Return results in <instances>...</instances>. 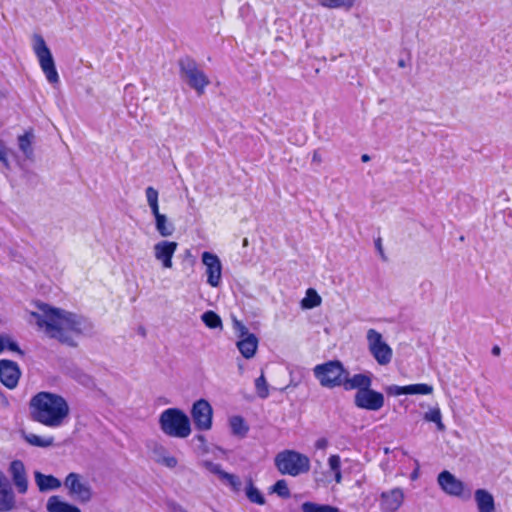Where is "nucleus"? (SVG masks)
<instances>
[{"label": "nucleus", "mask_w": 512, "mask_h": 512, "mask_svg": "<svg viewBox=\"0 0 512 512\" xmlns=\"http://www.w3.org/2000/svg\"><path fill=\"white\" fill-rule=\"evenodd\" d=\"M312 162H315V163H321L322 162L321 154L317 150H315L314 153H313Z\"/></svg>", "instance_id": "48"}, {"label": "nucleus", "mask_w": 512, "mask_h": 512, "mask_svg": "<svg viewBox=\"0 0 512 512\" xmlns=\"http://www.w3.org/2000/svg\"><path fill=\"white\" fill-rule=\"evenodd\" d=\"M274 464L280 474L292 477L306 474L311 468L307 455L291 449L279 452L274 458Z\"/></svg>", "instance_id": "3"}, {"label": "nucleus", "mask_w": 512, "mask_h": 512, "mask_svg": "<svg viewBox=\"0 0 512 512\" xmlns=\"http://www.w3.org/2000/svg\"><path fill=\"white\" fill-rule=\"evenodd\" d=\"M384 403V395L371 387L360 394L354 395V404L359 409L379 411L384 406Z\"/></svg>", "instance_id": "12"}, {"label": "nucleus", "mask_w": 512, "mask_h": 512, "mask_svg": "<svg viewBox=\"0 0 512 512\" xmlns=\"http://www.w3.org/2000/svg\"><path fill=\"white\" fill-rule=\"evenodd\" d=\"M302 512H340L339 508L328 504H319L311 501L302 503Z\"/></svg>", "instance_id": "32"}, {"label": "nucleus", "mask_w": 512, "mask_h": 512, "mask_svg": "<svg viewBox=\"0 0 512 512\" xmlns=\"http://www.w3.org/2000/svg\"><path fill=\"white\" fill-rule=\"evenodd\" d=\"M194 440L198 441L200 443V446H203V450L206 451L205 445H206V438L202 434H198L194 437Z\"/></svg>", "instance_id": "46"}, {"label": "nucleus", "mask_w": 512, "mask_h": 512, "mask_svg": "<svg viewBox=\"0 0 512 512\" xmlns=\"http://www.w3.org/2000/svg\"><path fill=\"white\" fill-rule=\"evenodd\" d=\"M22 436L23 439L32 446L46 448L54 444L53 437L43 438L33 433H23Z\"/></svg>", "instance_id": "31"}, {"label": "nucleus", "mask_w": 512, "mask_h": 512, "mask_svg": "<svg viewBox=\"0 0 512 512\" xmlns=\"http://www.w3.org/2000/svg\"><path fill=\"white\" fill-rule=\"evenodd\" d=\"M255 388L259 398L266 399L269 396L268 383L263 374L255 380Z\"/></svg>", "instance_id": "39"}, {"label": "nucleus", "mask_w": 512, "mask_h": 512, "mask_svg": "<svg viewBox=\"0 0 512 512\" xmlns=\"http://www.w3.org/2000/svg\"><path fill=\"white\" fill-rule=\"evenodd\" d=\"M398 66H399V67H401V68H404V67L406 66L405 60L400 59V60L398 61Z\"/></svg>", "instance_id": "56"}, {"label": "nucleus", "mask_w": 512, "mask_h": 512, "mask_svg": "<svg viewBox=\"0 0 512 512\" xmlns=\"http://www.w3.org/2000/svg\"><path fill=\"white\" fill-rule=\"evenodd\" d=\"M272 492L284 499L289 498L291 495L287 482L284 479H280L275 482L272 486Z\"/></svg>", "instance_id": "40"}, {"label": "nucleus", "mask_w": 512, "mask_h": 512, "mask_svg": "<svg viewBox=\"0 0 512 512\" xmlns=\"http://www.w3.org/2000/svg\"><path fill=\"white\" fill-rule=\"evenodd\" d=\"M385 391L389 396L400 395H427L432 393L433 387L425 383L410 384L406 386L389 385L385 387Z\"/></svg>", "instance_id": "18"}, {"label": "nucleus", "mask_w": 512, "mask_h": 512, "mask_svg": "<svg viewBox=\"0 0 512 512\" xmlns=\"http://www.w3.org/2000/svg\"><path fill=\"white\" fill-rule=\"evenodd\" d=\"M71 377L76 380L79 384L85 387H93L95 385L94 379L89 374L85 373L81 369H75L71 372Z\"/></svg>", "instance_id": "37"}, {"label": "nucleus", "mask_w": 512, "mask_h": 512, "mask_svg": "<svg viewBox=\"0 0 512 512\" xmlns=\"http://www.w3.org/2000/svg\"><path fill=\"white\" fill-rule=\"evenodd\" d=\"M321 297L313 288L306 291L305 297L301 300V307L303 309H313L321 304Z\"/></svg>", "instance_id": "34"}, {"label": "nucleus", "mask_w": 512, "mask_h": 512, "mask_svg": "<svg viewBox=\"0 0 512 512\" xmlns=\"http://www.w3.org/2000/svg\"><path fill=\"white\" fill-rule=\"evenodd\" d=\"M178 244L173 241H160L154 246L155 258L162 262L163 267H172V257Z\"/></svg>", "instance_id": "22"}, {"label": "nucleus", "mask_w": 512, "mask_h": 512, "mask_svg": "<svg viewBox=\"0 0 512 512\" xmlns=\"http://www.w3.org/2000/svg\"><path fill=\"white\" fill-rule=\"evenodd\" d=\"M424 420L436 424L439 431L445 430V425L442 422V415L439 408H432L424 414Z\"/></svg>", "instance_id": "36"}, {"label": "nucleus", "mask_w": 512, "mask_h": 512, "mask_svg": "<svg viewBox=\"0 0 512 512\" xmlns=\"http://www.w3.org/2000/svg\"><path fill=\"white\" fill-rule=\"evenodd\" d=\"M5 349L17 353L21 357L25 355L24 351L19 347L18 343L7 334H4V350Z\"/></svg>", "instance_id": "41"}, {"label": "nucleus", "mask_w": 512, "mask_h": 512, "mask_svg": "<svg viewBox=\"0 0 512 512\" xmlns=\"http://www.w3.org/2000/svg\"><path fill=\"white\" fill-rule=\"evenodd\" d=\"M150 209H151V212L153 214V216L156 218L157 216H160L162 215L160 212H159V204L158 203H155V204H151L149 205Z\"/></svg>", "instance_id": "47"}, {"label": "nucleus", "mask_w": 512, "mask_h": 512, "mask_svg": "<svg viewBox=\"0 0 512 512\" xmlns=\"http://www.w3.org/2000/svg\"><path fill=\"white\" fill-rule=\"evenodd\" d=\"M404 492L396 487L380 494V509L382 512H396L403 504Z\"/></svg>", "instance_id": "17"}, {"label": "nucleus", "mask_w": 512, "mask_h": 512, "mask_svg": "<svg viewBox=\"0 0 512 512\" xmlns=\"http://www.w3.org/2000/svg\"><path fill=\"white\" fill-rule=\"evenodd\" d=\"M366 338L369 352L376 362L382 366L389 364L392 360L393 351L383 340L382 334L375 329H369Z\"/></svg>", "instance_id": "8"}, {"label": "nucleus", "mask_w": 512, "mask_h": 512, "mask_svg": "<svg viewBox=\"0 0 512 512\" xmlns=\"http://www.w3.org/2000/svg\"><path fill=\"white\" fill-rule=\"evenodd\" d=\"M4 350V334H0V353Z\"/></svg>", "instance_id": "53"}, {"label": "nucleus", "mask_w": 512, "mask_h": 512, "mask_svg": "<svg viewBox=\"0 0 512 512\" xmlns=\"http://www.w3.org/2000/svg\"><path fill=\"white\" fill-rule=\"evenodd\" d=\"M491 352L494 356H499L501 353V349L499 346H494Z\"/></svg>", "instance_id": "51"}, {"label": "nucleus", "mask_w": 512, "mask_h": 512, "mask_svg": "<svg viewBox=\"0 0 512 512\" xmlns=\"http://www.w3.org/2000/svg\"><path fill=\"white\" fill-rule=\"evenodd\" d=\"M48 512H81V510L68 502L62 501L59 496H51L47 502Z\"/></svg>", "instance_id": "26"}, {"label": "nucleus", "mask_w": 512, "mask_h": 512, "mask_svg": "<svg viewBox=\"0 0 512 512\" xmlns=\"http://www.w3.org/2000/svg\"><path fill=\"white\" fill-rule=\"evenodd\" d=\"M229 426L234 436L244 438L246 437L249 426L246 424L242 416L236 415L229 419Z\"/></svg>", "instance_id": "29"}, {"label": "nucleus", "mask_w": 512, "mask_h": 512, "mask_svg": "<svg viewBox=\"0 0 512 512\" xmlns=\"http://www.w3.org/2000/svg\"><path fill=\"white\" fill-rule=\"evenodd\" d=\"M33 140L34 134L32 130H28L23 135H20L18 137L19 149L29 160L32 159L34 156V150L32 147Z\"/></svg>", "instance_id": "27"}, {"label": "nucleus", "mask_w": 512, "mask_h": 512, "mask_svg": "<svg viewBox=\"0 0 512 512\" xmlns=\"http://www.w3.org/2000/svg\"><path fill=\"white\" fill-rule=\"evenodd\" d=\"M178 65L180 78L198 95H202L210 81L207 75L198 67L197 62L193 58L185 56L178 60Z\"/></svg>", "instance_id": "5"}, {"label": "nucleus", "mask_w": 512, "mask_h": 512, "mask_svg": "<svg viewBox=\"0 0 512 512\" xmlns=\"http://www.w3.org/2000/svg\"><path fill=\"white\" fill-rule=\"evenodd\" d=\"M7 147L3 141L0 140V162L6 167L9 168V160L7 157Z\"/></svg>", "instance_id": "43"}, {"label": "nucleus", "mask_w": 512, "mask_h": 512, "mask_svg": "<svg viewBox=\"0 0 512 512\" xmlns=\"http://www.w3.org/2000/svg\"><path fill=\"white\" fill-rule=\"evenodd\" d=\"M245 494L251 503L257 505H264L266 503L265 496L262 492L254 485L251 477L246 479Z\"/></svg>", "instance_id": "28"}, {"label": "nucleus", "mask_w": 512, "mask_h": 512, "mask_svg": "<svg viewBox=\"0 0 512 512\" xmlns=\"http://www.w3.org/2000/svg\"><path fill=\"white\" fill-rule=\"evenodd\" d=\"M173 512H187V510L180 504L174 503L172 505Z\"/></svg>", "instance_id": "49"}, {"label": "nucleus", "mask_w": 512, "mask_h": 512, "mask_svg": "<svg viewBox=\"0 0 512 512\" xmlns=\"http://www.w3.org/2000/svg\"><path fill=\"white\" fill-rule=\"evenodd\" d=\"M36 307L39 312L32 311L30 316L33 319H39L41 324H48L50 329H55L56 324H60L67 330L82 334L93 328L91 322L75 313L51 307L43 302H37Z\"/></svg>", "instance_id": "2"}, {"label": "nucleus", "mask_w": 512, "mask_h": 512, "mask_svg": "<svg viewBox=\"0 0 512 512\" xmlns=\"http://www.w3.org/2000/svg\"><path fill=\"white\" fill-rule=\"evenodd\" d=\"M155 226L158 233L163 237L171 236L175 230L173 223L168 221L164 214L155 218Z\"/></svg>", "instance_id": "30"}, {"label": "nucleus", "mask_w": 512, "mask_h": 512, "mask_svg": "<svg viewBox=\"0 0 512 512\" xmlns=\"http://www.w3.org/2000/svg\"><path fill=\"white\" fill-rule=\"evenodd\" d=\"M145 194H146L148 205L158 203L159 193L154 187H152V186L147 187L145 189Z\"/></svg>", "instance_id": "42"}, {"label": "nucleus", "mask_w": 512, "mask_h": 512, "mask_svg": "<svg viewBox=\"0 0 512 512\" xmlns=\"http://www.w3.org/2000/svg\"><path fill=\"white\" fill-rule=\"evenodd\" d=\"M313 372L322 387L332 389L335 387H343L347 369L341 361L330 360L316 365Z\"/></svg>", "instance_id": "6"}, {"label": "nucleus", "mask_w": 512, "mask_h": 512, "mask_svg": "<svg viewBox=\"0 0 512 512\" xmlns=\"http://www.w3.org/2000/svg\"><path fill=\"white\" fill-rule=\"evenodd\" d=\"M213 409L205 399H199L193 403L191 417L195 428L199 431H207L212 427Z\"/></svg>", "instance_id": "11"}, {"label": "nucleus", "mask_w": 512, "mask_h": 512, "mask_svg": "<svg viewBox=\"0 0 512 512\" xmlns=\"http://www.w3.org/2000/svg\"><path fill=\"white\" fill-rule=\"evenodd\" d=\"M417 475H418V472H417V470L413 471V472H412V474H411V476H412V479H415V478H417Z\"/></svg>", "instance_id": "57"}, {"label": "nucleus", "mask_w": 512, "mask_h": 512, "mask_svg": "<svg viewBox=\"0 0 512 512\" xmlns=\"http://www.w3.org/2000/svg\"><path fill=\"white\" fill-rule=\"evenodd\" d=\"M33 41L34 52L39 60L41 69L44 72L48 82L51 84L58 83L59 75L56 70L55 62L44 38L39 34H35Z\"/></svg>", "instance_id": "7"}, {"label": "nucleus", "mask_w": 512, "mask_h": 512, "mask_svg": "<svg viewBox=\"0 0 512 512\" xmlns=\"http://www.w3.org/2000/svg\"><path fill=\"white\" fill-rule=\"evenodd\" d=\"M356 0H317V3L328 9H344V10H350Z\"/></svg>", "instance_id": "33"}, {"label": "nucleus", "mask_w": 512, "mask_h": 512, "mask_svg": "<svg viewBox=\"0 0 512 512\" xmlns=\"http://www.w3.org/2000/svg\"><path fill=\"white\" fill-rule=\"evenodd\" d=\"M202 466L212 474L216 475L219 480L223 484L229 486L233 492L238 493L241 490L242 482L240 478L235 474L224 471L221 464L214 463L210 460H204L202 462Z\"/></svg>", "instance_id": "14"}, {"label": "nucleus", "mask_w": 512, "mask_h": 512, "mask_svg": "<svg viewBox=\"0 0 512 512\" xmlns=\"http://www.w3.org/2000/svg\"><path fill=\"white\" fill-rule=\"evenodd\" d=\"M82 479L80 474L71 472L66 476L64 486L68 489L69 495L81 503H87L92 499V488L87 481Z\"/></svg>", "instance_id": "10"}, {"label": "nucleus", "mask_w": 512, "mask_h": 512, "mask_svg": "<svg viewBox=\"0 0 512 512\" xmlns=\"http://www.w3.org/2000/svg\"><path fill=\"white\" fill-rule=\"evenodd\" d=\"M203 323L211 329L222 327V320L220 316L212 310H208L201 315Z\"/></svg>", "instance_id": "35"}, {"label": "nucleus", "mask_w": 512, "mask_h": 512, "mask_svg": "<svg viewBox=\"0 0 512 512\" xmlns=\"http://www.w3.org/2000/svg\"><path fill=\"white\" fill-rule=\"evenodd\" d=\"M21 371L18 364L12 360H0V381L8 389H14L20 379Z\"/></svg>", "instance_id": "16"}, {"label": "nucleus", "mask_w": 512, "mask_h": 512, "mask_svg": "<svg viewBox=\"0 0 512 512\" xmlns=\"http://www.w3.org/2000/svg\"><path fill=\"white\" fill-rule=\"evenodd\" d=\"M437 482L440 488L448 495L467 500L472 491L464 482L455 477L451 472L444 470L438 474Z\"/></svg>", "instance_id": "9"}, {"label": "nucleus", "mask_w": 512, "mask_h": 512, "mask_svg": "<svg viewBox=\"0 0 512 512\" xmlns=\"http://www.w3.org/2000/svg\"><path fill=\"white\" fill-rule=\"evenodd\" d=\"M239 327V341L237 342V348L246 359L254 357L258 348V338L255 334L249 333L248 329L241 323L236 322Z\"/></svg>", "instance_id": "15"}, {"label": "nucleus", "mask_w": 512, "mask_h": 512, "mask_svg": "<svg viewBox=\"0 0 512 512\" xmlns=\"http://www.w3.org/2000/svg\"><path fill=\"white\" fill-rule=\"evenodd\" d=\"M159 425L164 434L175 438H186L191 433L189 417L179 408H168L159 417Z\"/></svg>", "instance_id": "4"}, {"label": "nucleus", "mask_w": 512, "mask_h": 512, "mask_svg": "<svg viewBox=\"0 0 512 512\" xmlns=\"http://www.w3.org/2000/svg\"><path fill=\"white\" fill-rule=\"evenodd\" d=\"M328 465L330 470L334 474V479L336 483H340L342 481L340 456L337 454L330 455V457L328 458Z\"/></svg>", "instance_id": "38"}, {"label": "nucleus", "mask_w": 512, "mask_h": 512, "mask_svg": "<svg viewBox=\"0 0 512 512\" xmlns=\"http://www.w3.org/2000/svg\"><path fill=\"white\" fill-rule=\"evenodd\" d=\"M372 373L367 371L366 373L354 374L350 377V373L347 370L346 377L344 378L343 388L346 391L356 389L355 394H360L361 392L369 389L372 385Z\"/></svg>", "instance_id": "19"}, {"label": "nucleus", "mask_w": 512, "mask_h": 512, "mask_svg": "<svg viewBox=\"0 0 512 512\" xmlns=\"http://www.w3.org/2000/svg\"><path fill=\"white\" fill-rule=\"evenodd\" d=\"M475 501L479 512H494L495 502L492 494L485 489L475 491Z\"/></svg>", "instance_id": "25"}, {"label": "nucleus", "mask_w": 512, "mask_h": 512, "mask_svg": "<svg viewBox=\"0 0 512 512\" xmlns=\"http://www.w3.org/2000/svg\"><path fill=\"white\" fill-rule=\"evenodd\" d=\"M375 244H376V248L378 249V251L380 252V254H381L382 256H384V255H383L382 245H381V240H380V239H378V240L376 241V243H375Z\"/></svg>", "instance_id": "52"}, {"label": "nucleus", "mask_w": 512, "mask_h": 512, "mask_svg": "<svg viewBox=\"0 0 512 512\" xmlns=\"http://www.w3.org/2000/svg\"><path fill=\"white\" fill-rule=\"evenodd\" d=\"M164 464L169 468H174L177 465V459L173 456L165 457L163 459Z\"/></svg>", "instance_id": "45"}, {"label": "nucleus", "mask_w": 512, "mask_h": 512, "mask_svg": "<svg viewBox=\"0 0 512 512\" xmlns=\"http://www.w3.org/2000/svg\"><path fill=\"white\" fill-rule=\"evenodd\" d=\"M328 440L326 438H319L315 442V448L318 450H325L328 447Z\"/></svg>", "instance_id": "44"}, {"label": "nucleus", "mask_w": 512, "mask_h": 512, "mask_svg": "<svg viewBox=\"0 0 512 512\" xmlns=\"http://www.w3.org/2000/svg\"><path fill=\"white\" fill-rule=\"evenodd\" d=\"M361 160H362V162H368V161H370V156L368 154H363L361 156Z\"/></svg>", "instance_id": "55"}, {"label": "nucleus", "mask_w": 512, "mask_h": 512, "mask_svg": "<svg viewBox=\"0 0 512 512\" xmlns=\"http://www.w3.org/2000/svg\"><path fill=\"white\" fill-rule=\"evenodd\" d=\"M247 244H248V241H247V238H245V239L243 240V245H247Z\"/></svg>", "instance_id": "58"}, {"label": "nucleus", "mask_w": 512, "mask_h": 512, "mask_svg": "<svg viewBox=\"0 0 512 512\" xmlns=\"http://www.w3.org/2000/svg\"><path fill=\"white\" fill-rule=\"evenodd\" d=\"M0 398H1V403L3 406H8L9 402H8V399L7 397L4 395L3 392L0 391Z\"/></svg>", "instance_id": "50"}, {"label": "nucleus", "mask_w": 512, "mask_h": 512, "mask_svg": "<svg viewBox=\"0 0 512 512\" xmlns=\"http://www.w3.org/2000/svg\"><path fill=\"white\" fill-rule=\"evenodd\" d=\"M34 478L41 492L57 490L61 487V481L53 475H46L39 471L34 472Z\"/></svg>", "instance_id": "24"}, {"label": "nucleus", "mask_w": 512, "mask_h": 512, "mask_svg": "<svg viewBox=\"0 0 512 512\" xmlns=\"http://www.w3.org/2000/svg\"><path fill=\"white\" fill-rule=\"evenodd\" d=\"M15 507V495L9 479L0 470V512H8Z\"/></svg>", "instance_id": "20"}, {"label": "nucleus", "mask_w": 512, "mask_h": 512, "mask_svg": "<svg viewBox=\"0 0 512 512\" xmlns=\"http://www.w3.org/2000/svg\"><path fill=\"white\" fill-rule=\"evenodd\" d=\"M9 473L17 491L25 494L28 490V480L24 463L21 460H13L9 465Z\"/></svg>", "instance_id": "21"}, {"label": "nucleus", "mask_w": 512, "mask_h": 512, "mask_svg": "<svg viewBox=\"0 0 512 512\" xmlns=\"http://www.w3.org/2000/svg\"><path fill=\"white\" fill-rule=\"evenodd\" d=\"M29 412L33 421L47 427L57 428L67 420L70 408L63 396L42 391L31 398Z\"/></svg>", "instance_id": "1"}, {"label": "nucleus", "mask_w": 512, "mask_h": 512, "mask_svg": "<svg viewBox=\"0 0 512 512\" xmlns=\"http://www.w3.org/2000/svg\"><path fill=\"white\" fill-rule=\"evenodd\" d=\"M201 260L206 266L207 283L212 287H218L222 278V264L219 257L212 252L204 251Z\"/></svg>", "instance_id": "13"}, {"label": "nucleus", "mask_w": 512, "mask_h": 512, "mask_svg": "<svg viewBox=\"0 0 512 512\" xmlns=\"http://www.w3.org/2000/svg\"><path fill=\"white\" fill-rule=\"evenodd\" d=\"M35 321L40 328H45V332L50 338L57 339L59 342L71 347L76 346V342L74 341L72 336L68 334V332L66 331L67 329L62 327L60 324H56L55 329H50L48 324H41V321L39 319H35Z\"/></svg>", "instance_id": "23"}, {"label": "nucleus", "mask_w": 512, "mask_h": 512, "mask_svg": "<svg viewBox=\"0 0 512 512\" xmlns=\"http://www.w3.org/2000/svg\"><path fill=\"white\" fill-rule=\"evenodd\" d=\"M138 334H140L142 337L146 336V329L143 326H140L138 328Z\"/></svg>", "instance_id": "54"}]
</instances>
